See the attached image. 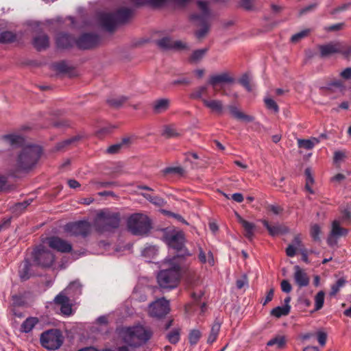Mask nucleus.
Segmentation results:
<instances>
[{
  "instance_id": "obj_52",
  "label": "nucleus",
  "mask_w": 351,
  "mask_h": 351,
  "mask_svg": "<svg viewBox=\"0 0 351 351\" xmlns=\"http://www.w3.org/2000/svg\"><path fill=\"white\" fill-rule=\"evenodd\" d=\"M240 83L247 91H252V87L250 83V79L247 75H243L240 80Z\"/></svg>"
},
{
  "instance_id": "obj_7",
  "label": "nucleus",
  "mask_w": 351,
  "mask_h": 351,
  "mask_svg": "<svg viewBox=\"0 0 351 351\" xmlns=\"http://www.w3.org/2000/svg\"><path fill=\"white\" fill-rule=\"evenodd\" d=\"M40 342L41 346L48 350L59 349L64 342V337L58 329H51L43 332L40 335Z\"/></svg>"
},
{
  "instance_id": "obj_29",
  "label": "nucleus",
  "mask_w": 351,
  "mask_h": 351,
  "mask_svg": "<svg viewBox=\"0 0 351 351\" xmlns=\"http://www.w3.org/2000/svg\"><path fill=\"white\" fill-rule=\"evenodd\" d=\"M31 264L29 261H24L19 267V274L21 280H26L29 279L32 275L30 272Z\"/></svg>"
},
{
  "instance_id": "obj_37",
  "label": "nucleus",
  "mask_w": 351,
  "mask_h": 351,
  "mask_svg": "<svg viewBox=\"0 0 351 351\" xmlns=\"http://www.w3.org/2000/svg\"><path fill=\"white\" fill-rule=\"evenodd\" d=\"M127 101V97L124 96H114L108 99V104L112 107L119 108Z\"/></svg>"
},
{
  "instance_id": "obj_46",
  "label": "nucleus",
  "mask_w": 351,
  "mask_h": 351,
  "mask_svg": "<svg viewBox=\"0 0 351 351\" xmlns=\"http://www.w3.org/2000/svg\"><path fill=\"white\" fill-rule=\"evenodd\" d=\"M201 337V332L198 330H192L189 335V340L191 344H196Z\"/></svg>"
},
{
  "instance_id": "obj_61",
  "label": "nucleus",
  "mask_w": 351,
  "mask_h": 351,
  "mask_svg": "<svg viewBox=\"0 0 351 351\" xmlns=\"http://www.w3.org/2000/svg\"><path fill=\"white\" fill-rule=\"evenodd\" d=\"M330 88H337L339 89L344 88V84L341 80H334L329 84Z\"/></svg>"
},
{
  "instance_id": "obj_38",
  "label": "nucleus",
  "mask_w": 351,
  "mask_h": 351,
  "mask_svg": "<svg viewBox=\"0 0 351 351\" xmlns=\"http://www.w3.org/2000/svg\"><path fill=\"white\" fill-rule=\"evenodd\" d=\"M344 58L349 59L351 57V45L339 42V51Z\"/></svg>"
},
{
  "instance_id": "obj_23",
  "label": "nucleus",
  "mask_w": 351,
  "mask_h": 351,
  "mask_svg": "<svg viewBox=\"0 0 351 351\" xmlns=\"http://www.w3.org/2000/svg\"><path fill=\"white\" fill-rule=\"evenodd\" d=\"M132 138L125 137L120 142L110 145L107 149V152L112 154H117L122 148H127L132 143Z\"/></svg>"
},
{
  "instance_id": "obj_34",
  "label": "nucleus",
  "mask_w": 351,
  "mask_h": 351,
  "mask_svg": "<svg viewBox=\"0 0 351 351\" xmlns=\"http://www.w3.org/2000/svg\"><path fill=\"white\" fill-rule=\"evenodd\" d=\"M221 328V324L219 322H215L210 329L207 342L208 343H213L215 342L218 337Z\"/></svg>"
},
{
  "instance_id": "obj_64",
  "label": "nucleus",
  "mask_w": 351,
  "mask_h": 351,
  "mask_svg": "<svg viewBox=\"0 0 351 351\" xmlns=\"http://www.w3.org/2000/svg\"><path fill=\"white\" fill-rule=\"evenodd\" d=\"M268 208L269 210L275 215H279L282 211V209L280 206L276 205H270Z\"/></svg>"
},
{
  "instance_id": "obj_2",
  "label": "nucleus",
  "mask_w": 351,
  "mask_h": 351,
  "mask_svg": "<svg viewBox=\"0 0 351 351\" xmlns=\"http://www.w3.org/2000/svg\"><path fill=\"white\" fill-rule=\"evenodd\" d=\"M42 150L38 145H27L19 154L16 167L19 170L27 171L38 162Z\"/></svg>"
},
{
  "instance_id": "obj_55",
  "label": "nucleus",
  "mask_w": 351,
  "mask_h": 351,
  "mask_svg": "<svg viewBox=\"0 0 351 351\" xmlns=\"http://www.w3.org/2000/svg\"><path fill=\"white\" fill-rule=\"evenodd\" d=\"M61 313L65 315H70L72 313V307L69 302L60 306Z\"/></svg>"
},
{
  "instance_id": "obj_30",
  "label": "nucleus",
  "mask_w": 351,
  "mask_h": 351,
  "mask_svg": "<svg viewBox=\"0 0 351 351\" xmlns=\"http://www.w3.org/2000/svg\"><path fill=\"white\" fill-rule=\"evenodd\" d=\"M170 101L168 99L162 98L156 100L153 103V108L155 112L161 113L167 110L169 106Z\"/></svg>"
},
{
  "instance_id": "obj_41",
  "label": "nucleus",
  "mask_w": 351,
  "mask_h": 351,
  "mask_svg": "<svg viewBox=\"0 0 351 351\" xmlns=\"http://www.w3.org/2000/svg\"><path fill=\"white\" fill-rule=\"evenodd\" d=\"M16 35L12 32L5 31L0 32V43H12L16 40Z\"/></svg>"
},
{
  "instance_id": "obj_6",
  "label": "nucleus",
  "mask_w": 351,
  "mask_h": 351,
  "mask_svg": "<svg viewBox=\"0 0 351 351\" xmlns=\"http://www.w3.org/2000/svg\"><path fill=\"white\" fill-rule=\"evenodd\" d=\"M197 6L201 13L193 15V19L195 21L196 25L200 27L199 29L196 31L195 35L197 38H202L209 30L208 21L210 13L206 2L199 1L197 2Z\"/></svg>"
},
{
  "instance_id": "obj_51",
  "label": "nucleus",
  "mask_w": 351,
  "mask_h": 351,
  "mask_svg": "<svg viewBox=\"0 0 351 351\" xmlns=\"http://www.w3.org/2000/svg\"><path fill=\"white\" fill-rule=\"evenodd\" d=\"M167 337L171 343H176L180 339L179 331L173 330L167 335Z\"/></svg>"
},
{
  "instance_id": "obj_19",
  "label": "nucleus",
  "mask_w": 351,
  "mask_h": 351,
  "mask_svg": "<svg viewBox=\"0 0 351 351\" xmlns=\"http://www.w3.org/2000/svg\"><path fill=\"white\" fill-rule=\"evenodd\" d=\"M319 50L322 58L329 57L333 54L338 53L339 42H331L320 45L319 46Z\"/></svg>"
},
{
  "instance_id": "obj_31",
  "label": "nucleus",
  "mask_w": 351,
  "mask_h": 351,
  "mask_svg": "<svg viewBox=\"0 0 351 351\" xmlns=\"http://www.w3.org/2000/svg\"><path fill=\"white\" fill-rule=\"evenodd\" d=\"M287 343L286 337L284 335H276L271 339L267 343V346H275L276 349L283 348Z\"/></svg>"
},
{
  "instance_id": "obj_59",
  "label": "nucleus",
  "mask_w": 351,
  "mask_h": 351,
  "mask_svg": "<svg viewBox=\"0 0 351 351\" xmlns=\"http://www.w3.org/2000/svg\"><path fill=\"white\" fill-rule=\"evenodd\" d=\"M308 34V30H304L300 32H298L292 36L291 40L293 42H298L300 39H302V38H304L306 36H307Z\"/></svg>"
},
{
  "instance_id": "obj_17",
  "label": "nucleus",
  "mask_w": 351,
  "mask_h": 351,
  "mask_svg": "<svg viewBox=\"0 0 351 351\" xmlns=\"http://www.w3.org/2000/svg\"><path fill=\"white\" fill-rule=\"evenodd\" d=\"M293 278L295 282L299 287H304L308 285L310 279L307 274L298 265L294 267Z\"/></svg>"
},
{
  "instance_id": "obj_12",
  "label": "nucleus",
  "mask_w": 351,
  "mask_h": 351,
  "mask_svg": "<svg viewBox=\"0 0 351 351\" xmlns=\"http://www.w3.org/2000/svg\"><path fill=\"white\" fill-rule=\"evenodd\" d=\"M166 243L177 251H181L184 245V234L182 231H172L165 236Z\"/></svg>"
},
{
  "instance_id": "obj_49",
  "label": "nucleus",
  "mask_w": 351,
  "mask_h": 351,
  "mask_svg": "<svg viewBox=\"0 0 351 351\" xmlns=\"http://www.w3.org/2000/svg\"><path fill=\"white\" fill-rule=\"evenodd\" d=\"M4 139L11 145L17 144L23 141V138L20 136L10 134L4 136Z\"/></svg>"
},
{
  "instance_id": "obj_50",
  "label": "nucleus",
  "mask_w": 351,
  "mask_h": 351,
  "mask_svg": "<svg viewBox=\"0 0 351 351\" xmlns=\"http://www.w3.org/2000/svg\"><path fill=\"white\" fill-rule=\"evenodd\" d=\"M237 288L241 289L244 287H248V279L245 274H243L240 278L237 280Z\"/></svg>"
},
{
  "instance_id": "obj_3",
  "label": "nucleus",
  "mask_w": 351,
  "mask_h": 351,
  "mask_svg": "<svg viewBox=\"0 0 351 351\" xmlns=\"http://www.w3.org/2000/svg\"><path fill=\"white\" fill-rule=\"evenodd\" d=\"M132 15L127 8L119 10L116 13L101 12L99 16L100 25L107 31H112L119 23L126 22Z\"/></svg>"
},
{
  "instance_id": "obj_15",
  "label": "nucleus",
  "mask_w": 351,
  "mask_h": 351,
  "mask_svg": "<svg viewBox=\"0 0 351 351\" xmlns=\"http://www.w3.org/2000/svg\"><path fill=\"white\" fill-rule=\"evenodd\" d=\"M97 42L98 38L95 35L84 34L76 40V45L80 49H87L95 46Z\"/></svg>"
},
{
  "instance_id": "obj_5",
  "label": "nucleus",
  "mask_w": 351,
  "mask_h": 351,
  "mask_svg": "<svg viewBox=\"0 0 351 351\" xmlns=\"http://www.w3.org/2000/svg\"><path fill=\"white\" fill-rule=\"evenodd\" d=\"M119 221V216L117 213L101 211L97 215L95 227L96 230L101 233L110 232L118 228Z\"/></svg>"
},
{
  "instance_id": "obj_18",
  "label": "nucleus",
  "mask_w": 351,
  "mask_h": 351,
  "mask_svg": "<svg viewBox=\"0 0 351 351\" xmlns=\"http://www.w3.org/2000/svg\"><path fill=\"white\" fill-rule=\"evenodd\" d=\"M233 82L232 77L227 72L210 75L208 84L211 85L215 89L219 84L223 83H231Z\"/></svg>"
},
{
  "instance_id": "obj_9",
  "label": "nucleus",
  "mask_w": 351,
  "mask_h": 351,
  "mask_svg": "<svg viewBox=\"0 0 351 351\" xmlns=\"http://www.w3.org/2000/svg\"><path fill=\"white\" fill-rule=\"evenodd\" d=\"M170 311L169 302L165 298H161L152 302L148 307V313L151 317L162 318Z\"/></svg>"
},
{
  "instance_id": "obj_14",
  "label": "nucleus",
  "mask_w": 351,
  "mask_h": 351,
  "mask_svg": "<svg viewBox=\"0 0 351 351\" xmlns=\"http://www.w3.org/2000/svg\"><path fill=\"white\" fill-rule=\"evenodd\" d=\"M348 233V230L340 226L339 221H334L332 223V228L330 230V235L328 238V243L330 245H332L337 243V239L340 237L346 236Z\"/></svg>"
},
{
  "instance_id": "obj_47",
  "label": "nucleus",
  "mask_w": 351,
  "mask_h": 351,
  "mask_svg": "<svg viewBox=\"0 0 351 351\" xmlns=\"http://www.w3.org/2000/svg\"><path fill=\"white\" fill-rule=\"evenodd\" d=\"M77 140H78V138L76 136L64 140L62 142L59 143L57 145V149H58V150L62 149L68 147L69 145L75 143Z\"/></svg>"
},
{
  "instance_id": "obj_10",
  "label": "nucleus",
  "mask_w": 351,
  "mask_h": 351,
  "mask_svg": "<svg viewBox=\"0 0 351 351\" xmlns=\"http://www.w3.org/2000/svg\"><path fill=\"white\" fill-rule=\"evenodd\" d=\"M91 230L90 223L86 221H80L69 223L65 225L64 230L73 236H87Z\"/></svg>"
},
{
  "instance_id": "obj_32",
  "label": "nucleus",
  "mask_w": 351,
  "mask_h": 351,
  "mask_svg": "<svg viewBox=\"0 0 351 351\" xmlns=\"http://www.w3.org/2000/svg\"><path fill=\"white\" fill-rule=\"evenodd\" d=\"M38 323V319L37 317H28L22 323L21 331L25 333L29 332Z\"/></svg>"
},
{
  "instance_id": "obj_56",
  "label": "nucleus",
  "mask_w": 351,
  "mask_h": 351,
  "mask_svg": "<svg viewBox=\"0 0 351 351\" xmlns=\"http://www.w3.org/2000/svg\"><path fill=\"white\" fill-rule=\"evenodd\" d=\"M93 185L95 186L96 189H99L103 187H108L113 185L112 182H97V181H92L90 182Z\"/></svg>"
},
{
  "instance_id": "obj_11",
  "label": "nucleus",
  "mask_w": 351,
  "mask_h": 351,
  "mask_svg": "<svg viewBox=\"0 0 351 351\" xmlns=\"http://www.w3.org/2000/svg\"><path fill=\"white\" fill-rule=\"evenodd\" d=\"M34 261L42 267H50L54 262L53 254L44 247H39L34 252Z\"/></svg>"
},
{
  "instance_id": "obj_26",
  "label": "nucleus",
  "mask_w": 351,
  "mask_h": 351,
  "mask_svg": "<svg viewBox=\"0 0 351 351\" xmlns=\"http://www.w3.org/2000/svg\"><path fill=\"white\" fill-rule=\"evenodd\" d=\"M229 110L231 115L238 120H241L247 123H250L254 121V117L247 114H245L243 112L241 111L239 108L235 106H229Z\"/></svg>"
},
{
  "instance_id": "obj_8",
  "label": "nucleus",
  "mask_w": 351,
  "mask_h": 351,
  "mask_svg": "<svg viewBox=\"0 0 351 351\" xmlns=\"http://www.w3.org/2000/svg\"><path fill=\"white\" fill-rule=\"evenodd\" d=\"M128 226L132 234L141 235L146 234L150 229V221L147 215L136 213L128 219Z\"/></svg>"
},
{
  "instance_id": "obj_40",
  "label": "nucleus",
  "mask_w": 351,
  "mask_h": 351,
  "mask_svg": "<svg viewBox=\"0 0 351 351\" xmlns=\"http://www.w3.org/2000/svg\"><path fill=\"white\" fill-rule=\"evenodd\" d=\"M162 134L166 138H174L179 136L180 132L174 126L169 125L165 127Z\"/></svg>"
},
{
  "instance_id": "obj_43",
  "label": "nucleus",
  "mask_w": 351,
  "mask_h": 351,
  "mask_svg": "<svg viewBox=\"0 0 351 351\" xmlns=\"http://www.w3.org/2000/svg\"><path fill=\"white\" fill-rule=\"evenodd\" d=\"M325 293L323 291H319L315 296V310H319L322 308L324 302Z\"/></svg>"
},
{
  "instance_id": "obj_22",
  "label": "nucleus",
  "mask_w": 351,
  "mask_h": 351,
  "mask_svg": "<svg viewBox=\"0 0 351 351\" xmlns=\"http://www.w3.org/2000/svg\"><path fill=\"white\" fill-rule=\"evenodd\" d=\"M198 259L201 263L210 267L215 264L213 252L210 250L204 251L201 247H199Z\"/></svg>"
},
{
  "instance_id": "obj_44",
  "label": "nucleus",
  "mask_w": 351,
  "mask_h": 351,
  "mask_svg": "<svg viewBox=\"0 0 351 351\" xmlns=\"http://www.w3.org/2000/svg\"><path fill=\"white\" fill-rule=\"evenodd\" d=\"M264 101L266 107L271 110H273L275 113L278 112L279 107L276 102L270 97H265Z\"/></svg>"
},
{
  "instance_id": "obj_16",
  "label": "nucleus",
  "mask_w": 351,
  "mask_h": 351,
  "mask_svg": "<svg viewBox=\"0 0 351 351\" xmlns=\"http://www.w3.org/2000/svg\"><path fill=\"white\" fill-rule=\"evenodd\" d=\"M72 289H76L77 293H81L80 286L78 282H73L71 283L67 288L62 292L60 293L54 299L56 304L61 306L62 304H66L69 302V298L66 295V293H69Z\"/></svg>"
},
{
  "instance_id": "obj_36",
  "label": "nucleus",
  "mask_w": 351,
  "mask_h": 351,
  "mask_svg": "<svg viewBox=\"0 0 351 351\" xmlns=\"http://www.w3.org/2000/svg\"><path fill=\"white\" fill-rule=\"evenodd\" d=\"M291 310V306H277L271 311V315L276 318L287 315Z\"/></svg>"
},
{
  "instance_id": "obj_39",
  "label": "nucleus",
  "mask_w": 351,
  "mask_h": 351,
  "mask_svg": "<svg viewBox=\"0 0 351 351\" xmlns=\"http://www.w3.org/2000/svg\"><path fill=\"white\" fill-rule=\"evenodd\" d=\"M305 176H306L305 189L310 193L313 194L314 191L311 189V186L314 183V179H313V175L311 173V169H309V168L306 169V170H305Z\"/></svg>"
},
{
  "instance_id": "obj_35",
  "label": "nucleus",
  "mask_w": 351,
  "mask_h": 351,
  "mask_svg": "<svg viewBox=\"0 0 351 351\" xmlns=\"http://www.w3.org/2000/svg\"><path fill=\"white\" fill-rule=\"evenodd\" d=\"M208 93V86L204 85L195 88L191 94V97L195 99H204L203 97Z\"/></svg>"
},
{
  "instance_id": "obj_62",
  "label": "nucleus",
  "mask_w": 351,
  "mask_h": 351,
  "mask_svg": "<svg viewBox=\"0 0 351 351\" xmlns=\"http://www.w3.org/2000/svg\"><path fill=\"white\" fill-rule=\"evenodd\" d=\"M345 154L341 151H337L334 154V162H338L345 158Z\"/></svg>"
},
{
  "instance_id": "obj_21",
  "label": "nucleus",
  "mask_w": 351,
  "mask_h": 351,
  "mask_svg": "<svg viewBox=\"0 0 351 351\" xmlns=\"http://www.w3.org/2000/svg\"><path fill=\"white\" fill-rule=\"evenodd\" d=\"M238 222L245 230V235L249 239H252L254 234L255 225L253 223L245 220L239 214L235 213Z\"/></svg>"
},
{
  "instance_id": "obj_54",
  "label": "nucleus",
  "mask_w": 351,
  "mask_h": 351,
  "mask_svg": "<svg viewBox=\"0 0 351 351\" xmlns=\"http://www.w3.org/2000/svg\"><path fill=\"white\" fill-rule=\"evenodd\" d=\"M158 250L154 246H149L146 247L143 252V255L145 257L152 256H154L156 254Z\"/></svg>"
},
{
  "instance_id": "obj_42",
  "label": "nucleus",
  "mask_w": 351,
  "mask_h": 351,
  "mask_svg": "<svg viewBox=\"0 0 351 351\" xmlns=\"http://www.w3.org/2000/svg\"><path fill=\"white\" fill-rule=\"evenodd\" d=\"M346 283V280L343 278H339L336 282V283H335L334 285H332L331 286V291L330 292V295L335 296L339 291V290L343 287L345 286Z\"/></svg>"
},
{
  "instance_id": "obj_60",
  "label": "nucleus",
  "mask_w": 351,
  "mask_h": 351,
  "mask_svg": "<svg viewBox=\"0 0 351 351\" xmlns=\"http://www.w3.org/2000/svg\"><path fill=\"white\" fill-rule=\"evenodd\" d=\"M340 76L345 79L349 80L351 78V67H347L340 73Z\"/></svg>"
},
{
  "instance_id": "obj_28",
  "label": "nucleus",
  "mask_w": 351,
  "mask_h": 351,
  "mask_svg": "<svg viewBox=\"0 0 351 351\" xmlns=\"http://www.w3.org/2000/svg\"><path fill=\"white\" fill-rule=\"evenodd\" d=\"M73 43L71 36L66 34H60L57 36L56 43L59 48H68L72 45Z\"/></svg>"
},
{
  "instance_id": "obj_1",
  "label": "nucleus",
  "mask_w": 351,
  "mask_h": 351,
  "mask_svg": "<svg viewBox=\"0 0 351 351\" xmlns=\"http://www.w3.org/2000/svg\"><path fill=\"white\" fill-rule=\"evenodd\" d=\"M162 269L157 275L158 285L165 289L177 287L181 276L180 266L176 257L166 258L162 264Z\"/></svg>"
},
{
  "instance_id": "obj_4",
  "label": "nucleus",
  "mask_w": 351,
  "mask_h": 351,
  "mask_svg": "<svg viewBox=\"0 0 351 351\" xmlns=\"http://www.w3.org/2000/svg\"><path fill=\"white\" fill-rule=\"evenodd\" d=\"M124 341L131 346H136L147 341L152 332L142 326L123 328L121 331Z\"/></svg>"
},
{
  "instance_id": "obj_53",
  "label": "nucleus",
  "mask_w": 351,
  "mask_h": 351,
  "mask_svg": "<svg viewBox=\"0 0 351 351\" xmlns=\"http://www.w3.org/2000/svg\"><path fill=\"white\" fill-rule=\"evenodd\" d=\"M143 195L145 198H146L150 202H152L156 205L161 206V205H162V204L164 202L163 199L158 197H152L149 194H143Z\"/></svg>"
},
{
  "instance_id": "obj_25",
  "label": "nucleus",
  "mask_w": 351,
  "mask_h": 351,
  "mask_svg": "<svg viewBox=\"0 0 351 351\" xmlns=\"http://www.w3.org/2000/svg\"><path fill=\"white\" fill-rule=\"evenodd\" d=\"M33 45L34 47L41 51L47 49L49 45V38L46 34H42L34 37L33 40Z\"/></svg>"
},
{
  "instance_id": "obj_45",
  "label": "nucleus",
  "mask_w": 351,
  "mask_h": 351,
  "mask_svg": "<svg viewBox=\"0 0 351 351\" xmlns=\"http://www.w3.org/2000/svg\"><path fill=\"white\" fill-rule=\"evenodd\" d=\"M321 233V228L318 224H313L311 226L310 234L315 241L319 240V234Z\"/></svg>"
},
{
  "instance_id": "obj_33",
  "label": "nucleus",
  "mask_w": 351,
  "mask_h": 351,
  "mask_svg": "<svg viewBox=\"0 0 351 351\" xmlns=\"http://www.w3.org/2000/svg\"><path fill=\"white\" fill-rule=\"evenodd\" d=\"M319 143V140L317 138H312L311 139H298V145L300 148L309 150L314 147V146Z\"/></svg>"
},
{
  "instance_id": "obj_27",
  "label": "nucleus",
  "mask_w": 351,
  "mask_h": 351,
  "mask_svg": "<svg viewBox=\"0 0 351 351\" xmlns=\"http://www.w3.org/2000/svg\"><path fill=\"white\" fill-rule=\"evenodd\" d=\"M264 226L267 228L270 235L274 237L283 233L287 231L286 228L279 224L270 225L269 222L265 220H261Z\"/></svg>"
},
{
  "instance_id": "obj_63",
  "label": "nucleus",
  "mask_w": 351,
  "mask_h": 351,
  "mask_svg": "<svg viewBox=\"0 0 351 351\" xmlns=\"http://www.w3.org/2000/svg\"><path fill=\"white\" fill-rule=\"evenodd\" d=\"M182 171H183V169L181 167H168L165 170V172L166 173H182Z\"/></svg>"
},
{
  "instance_id": "obj_58",
  "label": "nucleus",
  "mask_w": 351,
  "mask_h": 351,
  "mask_svg": "<svg viewBox=\"0 0 351 351\" xmlns=\"http://www.w3.org/2000/svg\"><path fill=\"white\" fill-rule=\"evenodd\" d=\"M280 287H281L282 291L287 293L291 292V289H292V287H291V284L287 280H282V282L280 283Z\"/></svg>"
},
{
  "instance_id": "obj_48",
  "label": "nucleus",
  "mask_w": 351,
  "mask_h": 351,
  "mask_svg": "<svg viewBox=\"0 0 351 351\" xmlns=\"http://www.w3.org/2000/svg\"><path fill=\"white\" fill-rule=\"evenodd\" d=\"M206 52V48L197 49L193 53L191 60L195 62L199 61L204 56Z\"/></svg>"
},
{
  "instance_id": "obj_13",
  "label": "nucleus",
  "mask_w": 351,
  "mask_h": 351,
  "mask_svg": "<svg viewBox=\"0 0 351 351\" xmlns=\"http://www.w3.org/2000/svg\"><path fill=\"white\" fill-rule=\"evenodd\" d=\"M47 243L51 248L61 253H68L72 250V245L58 237L47 238Z\"/></svg>"
},
{
  "instance_id": "obj_24",
  "label": "nucleus",
  "mask_w": 351,
  "mask_h": 351,
  "mask_svg": "<svg viewBox=\"0 0 351 351\" xmlns=\"http://www.w3.org/2000/svg\"><path fill=\"white\" fill-rule=\"evenodd\" d=\"M204 105L209 108L212 112L221 114L223 110V103L217 99H202Z\"/></svg>"
},
{
  "instance_id": "obj_57",
  "label": "nucleus",
  "mask_w": 351,
  "mask_h": 351,
  "mask_svg": "<svg viewBox=\"0 0 351 351\" xmlns=\"http://www.w3.org/2000/svg\"><path fill=\"white\" fill-rule=\"evenodd\" d=\"M317 341L321 346H324L326 343L327 335L323 331H319L317 333Z\"/></svg>"
},
{
  "instance_id": "obj_20",
  "label": "nucleus",
  "mask_w": 351,
  "mask_h": 351,
  "mask_svg": "<svg viewBox=\"0 0 351 351\" xmlns=\"http://www.w3.org/2000/svg\"><path fill=\"white\" fill-rule=\"evenodd\" d=\"M158 45L163 49H184L186 47L185 43L180 40L173 41L170 38L165 37L158 40Z\"/></svg>"
}]
</instances>
